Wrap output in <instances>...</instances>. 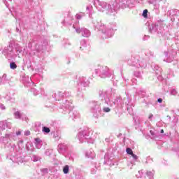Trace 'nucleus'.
I'll list each match as a JSON object with an SVG mask.
<instances>
[{
  "label": "nucleus",
  "mask_w": 179,
  "mask_h": 179,
  "mask_svg": "<svg viewBox=\"0 0 179 179\" xmlns=\"http://www.w3.org/2000/svg\"><path fill=\"white\" fill-rule=\"evenodd\" d=\"M63 173L64 174H68V173H69V166L66 165L64 168H63Z\"/></svg>",
  "instance_id": "f257e3e1"
},
{
  "label": "nucleus",
  "mask_w": 179,
  "mask_h": 179,
  "mask_svg": "<svg viewBox=\"0 0 179 179\" xmlns=\"http://www.w3.org/2000/svg\"><path fill=\"white\" fill-rule=\"evenodd\" d=\"M43 131L45 132L46 134H50V132H51V130L50 129V128H48L47 127H43Z\"/></svg>",
  "instance_id": "f03ea898"
},
{
  "label": "nucleus",
  "mask_w": 179,
  "mask_h": 179,
  "mask_svg": "<svg viewBox=\"0 0 179 179\" xmlns=\"http://www.w3.org/2000/svg\"><path fill=\"white\" fill-rule=\"evenodd\" d=\"M10 67L11 68V69H16V68H17V66L16 65L15 62H12L10 64Z\"/></svg>",
  "instance_id": "7ed1b4c3"
},
{
  "label": "nucleus",
  "mask_w": 179,
  "mask_h": 179,
  "mask_svg": "<svg viewBox=\"0 0 179 179\" xmlns=\"http://www.w3.org/2000/svg\"><path fill=\"white\" fill-rule=\"evenodd\" d=\"M126 152L127 155H130L131 156L134 154V151H132V149L128 148L126 149Z\"/></svg>",
  "instance_id": "20e7f679"
},
{
  "label": "nucleus",
  "mask_w": 179,
  "mask_h": 179,
  "mask_svg": "<svg viewBox=\"0 0 179 179\" xmlns=\"http://www.w3.org/2000/svg\"><path fill=\"white\" fill-rule=\"evenodd\" d=\"M143 17H145V18L148 17V10L145 9V10H143Z\"/></svg>",
  "instance_id": "39448f33"
},
{
  "label": "nucleus",
  "mask_w": 179,
  "mask_h": 179,
  "mask_svg": "<svg viewBox=\"0 0 179 179\" xmlns=\"http://www.w3.org/2000/svg\"><path fill=\"white\" fill-rule=\"evenodd\" d=\"M110 110H110V108H108V107H106V108H103L104 113H110Z\"/></svg>",
  "instance_id": "423d86ee"
},
{
  "label": "nucleus",
  "mask_w": 179,
  "mask_h": 179,
  "mask_svg": "<svg viewBox=\"0 0 179 179\" xmlns=\"http://www.w3.org/2000/svg\"><path fill=\"white\" fill-rule=\"evenodd\" d=\"M15 117H17V118H20V112H15Z\"/></svg>",
  "instance_id": "0eeeda50"
},
{
  "label": "nucleus",
  "mask_w": 179,
  "mask_h": 179,
  "mask_svg": "<svg viewBox=\"0 0 179 179\" xmlns=\"http://www.w3.org/2000/svg\"><path fill=\"white\" fill-rule=\"evenodd\" d=\"M131 157H133V159H134V160H138V155L133 153Z\"/></svg>",
  "instance_id": "6e6552de"
},
{
  "label": "nucleus",
  "mask_w": 179,
  "mask_h": 179,
  "mask_svg": "<svg viewBox=\"0 0 179 179\" xmlns=\"http://www.w3.org/2000/svg\"><path fill=\"white\" fill-rule=\"evenodd\" d=\"M171 94H173V96H176V94H177V90H173L171 91Z\"/></svg>",
  "instance_id": "1a4fd4ad"
},
{
  "label": "nucleus",
  "mask_w": 179,
  "mask_h": 179,
  "mask_svg": "<svg viewBox=\"0 0 179 179\" xmlns=\"http://www.w3.org/2000/svg\"><path fill=\"white\" fill-rule=\"evenodd\" d=\"M35 141H36L37 143H41V140L39 138H35Z\"/></svg>",
  "instance_id": "9d476101"
},
{
  "label": "nucleus",
  "mask_w": 179,
  "mask_h": 179,
  "mask_svg": "<svg viewBox=\"0 0 179 179\" xmlns=\"http://www.w3.org/2000/svg\"><path fill=\"white\" fill-rule=\"evenodd\" d=\"M158 103H163V99L162 98L158 99Z\"/></svg>",
  "instance_id": "9b49d317"
},
{
  "label": "nucleus",
  "mask_w": 179,
  "mask_h": 179,
  "mask_svg": "<svg viewBox=\"0 0 179 179\" xmlns=\"http://www.w3.org/2000/svg\"><path fill=\"white\" fill-rule=\"evenodd\" d=\"M21 134H22V131H17L16 135L19 136V135H21Z\"/></svg>",
  "instance_id": "f8f14e48"
},
{
  "label": "nucleus",
  "mask_w": 179,
  "mask_h": 179,
  "mask_svg": "<svg viewBox=\"0 0 179 179\" xmlns=\"http://www.w3.org/2000/svg\"><path fill=\"white\" fill-rule=\"evenodd\" d=\"M150 132L151 135H155V132H153V131L150 130Z\"/></svg>",
  "instance_id": "ddd939ff"
},
{
  "label": "nucleus",
  "mask_w": 179,
  "mask_h": 179,
  "mask_svg": "<svg viewBox=\"0 0 179 179\" xmlns=\"http://www.w3.org/2000/svg\"><path fill=\"white\" fill-rule=\"evenodd\" d=\"M25 135H30V131H27L26 133H25Z\"/></svg>",
  "instance_id": "4468645a"
},
{
  "label": "nucleus",
  "mask_w": 179,
  "mask_h": 179,
  "mask_svg": "<svg viewBox=\"0 0 179 179\" xmlns=\"http://www.w3.org/2000/svg\"><path fill=\"white\" fill-rule=\"evenodd\" d=\"M161 134H164V130L162 129L161 130Z\"/></svg>",
  "instance_id": "2eb2a0df"
},
{
  "label": "nucleus",
  "mask_w": 179,
  "mask_h": 179,
  "mask_svg": "<svg viewBox=\"0 0 179 179\" xmlns=\"http://www.w3.org/2000/svg\"><path fill=\"white\" fill-rule=\"evenodd\" d=\"M152 117H153V115H151L148 117L149 119L152 118Z\"/></svg>",
  "instance_id": "dca6fc26"
}]
</instances>
